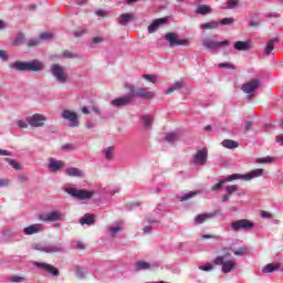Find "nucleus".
<instances>
[{
	"label": "nucleus",
	"instance_id": "ddd939ff",
	"mask_svg": "<svg viewBox=\"0 0 283 283\" xmlns=\"http://www.w3.org/2000/svg\"><path fill=\"white\" fill-rule=\"evenodd\" d=\"M255 227V223L249 219H240L231 223L232 231H249Z\"/></svg>",
	"mask_w": 283,
	"mask_h": 283
},
{
	"label": "nucleus",
	"instance_id": "3c124183",
	"mask_svg": "<svg viewBox=\"0 0 283 283\" xmlns=\"http://www.w3.org/2000/svg\"><path fill=\"white\" fill-rule=\"evenodd\" d=\"M39 43H41L40 39L32 38V39L28 40L27 45H28V48H35V45H39Z\"/></svg>",
	"mask_w": 283,
	"mask_h": 283
},
{
	"label": "nucleus",
	"instance_id": "f8f14e48",
	"mask_svg": "<svg viewBox=\"0 0 283 283\" xmlns=\"http://www.w3.org/2000/svg\"><path fill=\"white\" fill-rule=\"evenodd\" d=\"M30 127H44L48 123V117L43 114L35 113L27 117Z\"/></svg>",
	"mask_w": 283,
	"mask_h": 283
},
{
	"label": "nucleus",
	"instance_id": "58836bf2",
	"mask_svg": "<svg viewBox=\"0 0 283 283\" xmlns=\"http://www.w3.org/2000/svg\"><path fill=\"white\" fill-rule=\"evenodd\" d=\"M182 82H176L172 86L166 88L164 91V94H174V92H176V90H180V87H182Z\"/></svg>",
	"mask_w": 283,
	"mask_h": 283
},
{
	"label": "nucleus",
	"instance_id": "13d9d810",
	"mask_svg": "<svg viewBox=\"0 0 283 283\" xmlns=\"http://www.w3.org/2000/svg\"><path fill=\"white\" fill-rule=\"evenodd\" d=\"M234 255H244L247 253V248H239L237 250H233Z\"/></svg>",
	"mask_w": 283,
	"mask_h": 283
},
{
	"label": "nucleus",
	"instance_id": "aec40b11",
	"mask_svg": "<svg viewBox=\"0 0 283 283\" xmlns=\"http://www.w3.org/2000/svg\"><path fill=\"white\" fill-rule=\"evenodd\" d=\"M44 227L41 223L31 224L24 228L23 233L24 235H34L36 233H41L44 231Z\"/></svg>",
	"mask_w": 283,
	"mask_h": 283
},
{
	"label": "nucleus",
	"instance_id": "ea45409f",
	"mask_svg": "<svg viewBox=\"0 0 283 283\" xmlns=\"http://www.w3.org/2000/svg\"><path fill=\"white\" fill-rule=\"evenodd\" d=\"M218 21L206 22L200 25L201 30H216L218 28Z\"/></svg>",
	"mask_w": 283,
	"mask_h": 283
},
{
	"label": "nucleus",
	"instance_id": "c756f323",
	"mask_svg": "<svg viewBox=\"0 0 283 283\" xmlns=\"http://www.w3.org/2000/svg\"><path fill=\"white\" fill-rule=\"evenodd\" d=\"M222 147H224L226 149H238L239 144L238 142L233 140V139H224L221 143Z\"/></svg>",
	"mask_w": 283,
	"mask_h": 283
},
{
	"label": "nucleus",
	"instance_id": "a211bd4d",
	"mask_svg": "<svg viewBox=\"0 0 283 283\" xmlns=\"http://www.w3.org/2000/svg\"><path fill=\"white\" fill-rule=\"evenodd\" d=\"M35 266H38V269H43V271H46V273H50L53 277H59L60 275L59 269L49 263L35 262Z\"/></svg>",
	"mask_w": 283,
	"mask_h": 283
},
{
	"label": "nucleus",
	"instance_id": "412c9836",
	"mask_svg": "<svg viewBox=\"0 0 283 283\" xmlns=\"http://www.w3.org/2000/svg\"><path fill=\"white\" fill-rule=\"evenodd\" d=\"M234 50H238L239 52H249V50H253V44L250 40L248 41H237L233 45Z\"/></svg>",
	"mask_w": 283,
	"mask_h": 283
},
{
	"label": "nucleus",
	"instance_id": "a878e982",
	"mask_svg": "<svg viewBox=\"0 0 283 283\" xmlns=\"http://www.w3.org/2000/svg\"><path fill=\"white\" fill-rule=\"evenodd\" d=\"M101 192L105 196L112 198L113 196H116V193H120V187H105L101 189Z\"/></svg>",
	"mask_w": 283,
	"mask_h": 283
},
{
	"label": "nucleus",
	"instance_id": "b1692460",
	"mask_svg": "<svg viewBox=\"0 0 283 283\" xmlns=\"http://www.w3.org/2000/svg\"><path fill=\"white\" fill-rule=\"evenodd\" d=\"M132 21H134V14L132 13H122L117 18V22L119 23V25H123L124 28L129 25Z\"/></svg>",
	"mask_w": 283,
	"mask_h": 283
},
{
	"label": "nucleus",
	"instance_id": "4be33fe9",
	"mask_svg": "<svg viewBox=\"0 0 283 283\" xmlns=\"http://www.w3.org/2000/svg\"><path fill=\"white\" fill-rule=\"evenodd\" d=\"M65 174L70 178H84L85 177V171H83V170H81V168H76V167L66 168Z\"/></svg>",
	"mask_w": 283,
	"mask_h": 283
},
{
	"label": "nucleus",
	"instance_id": "39448f33",
	"mask_svg": "<svg viewBox=\"0 0 283 283\" xmlns=\"http://www.w3.org/2000/svg\"><path fill=\"white\" fill-rule=\"evenodd\" d=\"M65 191L76 200H92L96 196V191L94 190L78 189L75 187L66 188Z\"/></svg>",
	"mask_w": 283,
	"mask_h": 283
},
{
	"label": "nucleus",
	"instance_id": "680f3d73",
	"mask_svg": "<svg viewBox=\"0 0 283 283\" xmlns=\"http://www.w3.org/2000/svg\"><path fill=\"white\" fill-rule=\"evenodd\" d=\"M0 187H10V179L0 178Z\"/></svg>",
	"mask_w": 283,
	"mask_h": 283
},
{
	"label": "nucleus",
	"instance_id": "2eb2a0df",
	"mask_svg": "<svg viewBox=\"0 0 283 283\" xmlns=\"http://www.w3.org/2000/svg\"><path fill=\"white\" fill-rule=\"evenodd\" d=\"M259 88L260 80L258 78H253L241 86L242 92H244V94H249L248 98H251L253 96V92H255Z\"/></svg>",
	"mask_w": 283,
	"mask_h": 283
},
{
	"label": "nucleus",
	"instance_id": "9d476101",
	"mask_svg": "<svg viewBox=\"0 0 283 283\" xmlns=\"http://www.w3.org/2000/svg\"><path fill=\"white\" fill-rule=\"evenodd\" d=\"M165 40L169 43L170 48H177L178 45H191L188 39H179L178 33L169 32L165 34Z\"/></svg>",
	"mask_w": 283,
	"mask_h": 283
},
{
	"label": "nucleus",
	"instance_id": "bf43d9fd",
	"mask_svg": "<svg viewBox=\"0 0 283 283\" xmlns=\"http://www.w3.org/2000/svg\"><path fill=\"white\" fill-rule=\"evenodd\" d=\"M63 151H73V149H76V146H74L73 144H65L64 146H62Z\"/></svg>",
	"mask_w": 283,
	"mask_h": 283
},
{
	"label": "nucleus",
	"instance_id": "c03bdc74",
	"mask_svg": "<svg viewBox=\"0 0 283 283\" xmlns=\"http://www.w3.org/2000/svg\"><path fill=\"white\" fill-rule=\"evenodd\" d=\"M142 77L147 81L148 83H157L158 82V76L155 74H144Z\"/></svg>",
	"mask_w": 283,
	"mask_h": 283
},
{
	"label": "nucleus",
	"instance_id": "dca6fc26",
	"mask_svg": "<svg viewBox=\"0 0 283 283\" xmlns=\"http://www.w3.org/2000/svg\"><path fill=\"white\" fill-rule=\"evenodd\" d=\"M46 167L52 174H59V171H63V169H65V161L50 157Z\"/></svg>",
	"mask_w": 283,
	"mask_h": 283
},
{
	"label": "nucleus",
	"instance_id": "0e129e2a",
	"mask_svg": "<svg viewBox=\"0 0 283 283\" xmlns=\"http://www.w3.org/2000/svg\"><path fill=\"white\" fill-rule=\"evenodd\" d=\"M95 14H96V17H102V18H104V17H107V11H105V10H103V9H97V10L95 11Z\"/></svg>",
	"mask_w": 283,
	"mask_h": 283
},
{
	"label": "nucleus",
	"instance_id": "338daca9",
	"mask_svg": "<svg viewBox=\"0 0 283 283\" xmlns=\"http://www.w3.org/2000/svg\"><path fill=\"white\" fill-rule=\"evenodd\" d=\"M0 156H12V153L6 149H0Z\"/></svg>",
	"mask_w": 283,
	"mask_h": 283
},
{
	"label": "nucleus",
	"instance_id": "20e7f679",
	"mask_svg": "<svg viewBox=\"0 0 283 283\" xmlns=\"http://www.w3.org/2000/svg\"><path fill=\"white\" fill-rule=\"evenodd\" d=\"M266 171L262 168H256L248 174H233L228 176V180H244L250 182V180H255V178H262Z\"/></svg>",
	"mask_w": 283,
	"mask_h": 283
},
{
	"label": "nucleus",
	"instance_id": "f257e3e1",
	"mask_svg": "<svg viewBox=\"0 0 283 283\" xmlns=\"http://www.w3.org/2000/svg\"><path fill=\"white\" fill-rule=\"evenodd\" d=\"M9 67L15 72H43V70H45V64L39 60H33L31 62L15 61L11 63Z\"/></svg>",
	"mask_w": 283,
	"mask_h": 283
},
{
	"label": "nucleus",
	"instance_id": "1a4fd4ad",
	"mask_svg": "<svg viewBox=\"0 0 283 283\" xmlns=\"http://www.w3.org/2000/svg\"><path fill=\"white\" fill-rule=\"evenodd\" d=\"M209 160V150L207 148L198 149L192 156V163L196 167H205Z\"/></svg>",
	"mask_w": 283,
	"mask_h": 283
},
{
	"label": "nucleus",
	"instance_id": "72a5a7b5",
	"mask_svg": "<svg viewBox=\"0 0 283 283\" xmlns=\"http://www.w3.org/2000/svg\"><path fill=\"white\" fill-rule=\"evenodd\" d=\"M197 14H211V7L207 4H200L199 7L196 8Z\"/></svg>",
	"mask_w": 283,
	"mask_h": 283
},
{
	"label": "nucleus",
	"instance_id": "6ab92c4d",
	"mask_svg": "<svg viewBox=\"0 0 283 283\" xmlns=\"http://www.w3.org/2000/svg\"><path fill=\"white\" fill-rule=\"evenodd\" d=\"M218 216V211L207 212L195 217V224H203L207 220H213Z\"/></svg>",
	"mask_w": 283,
	"mask_h": 283
},
{
	"label": "nucleus",
	"instance_id": "bb28decb",
	"mask_svg": "<svg viewBox=\"0 0 283 283\" xmlns=\"http://www.w3.org/2000/svg\"><path fill=\"white\" fill-rule=\"evenodd\" d=\"M123 229V223H117L115 226L107 228V233L111 235V238H116L118 233H120V230Z\"/></svg>",
	"mask_w": 283,
	"mask_h": 283
},
{
	"label": "nucleus",
	"instance_id": "49530a36",
	"mask_svg": "<svg viewBox=\"0 0 283 283\" xmlns=\"http://www.w3.org/2000/svg\"><path fill=\"white\" fill-rule=\"evenodd\" d=\"M10 282H12V283H25V282H28V279H25V276L13 275V276L10 277Z\"/></svg>",
	"mask_w": 283,
	"mask_h": 283
},
{
	"label": "nucleus",
	"instance_id": "052dcab7",
	"mask_svg": "<svg viewBox=\"0 0 283 283\" xmlns=\"http://www.w3.org/2000/svg\"><path fill=\"white\" fill-rule=\"evenodd\" d=\"M261 218H263L264 220H271V218H273V214L268 211H261Z\"/></svg>",
	"mask_w": 283,
	"mask_h": 283
},
{
	"label": "nucleus",
	"instance_id": "37998d69",
	"mask_svg": "<svg viewBox=\"0 0 283 283\" xmlns=\"http://www.w3.org/2000/svg\"><path fill=\"white\" fill-rule=\"evenodd\" d=\"M142 120L145 125V127L149 128L151 125H154V118L149 115H143Z\"/></svg>",
	"mask_w": 283,
	"mask_h": 283
},
{
	"label": "nucleus",
	"instance_id": "2f4dec72",
	"mask_svg": "<svg viewBox=\"0 0 283 283\" xmlns=\"http://www.w3.org/2000/svg\"><path fill=\"white\" fill-rule=\"evenodd\" d=\"M25 43V34L23 32H18L15 38L12 41V45L18 46V45H23Z\"/></svg>",
	"mask_w": 283,
	"mask_h": 283
},
{
	"label": "nucleus",
	"instance_id": "774afa93",
	"mask_svg": "<svg viewBox=\"0 0 283 283\" xmlns=\"http://www.w3.org/2000/svg\"><path fill=\"white\" fill-rule=\"evenodd\" d=\"M275 142H276V143H279V145H283V134H282V135L276 136Z\"/></svg>",
	"mask_w": 283,
	"mask_h": 283
},
{
	"label": "nucleus",
	"instance_id": "f3484780",
	"mask_svg": "<svg viewBox=\"0 0 283 283\" xmlns=\"http://www.w3.org/2000/svg\"><path fill=\"white\" fill-rule=\"evenodd\" d=\"M202 45H203V48H206V50L216 51L219 48H222V45H229V40H224V41L218 42V41H213V40H211L209 38H206L202 41Z\"/></svg>",
	"mask_w": 283,
	"mask_h": 283
},
{
	"label": "nucleus",
	"instance_id": "603ef678",
	"mask_svg": "<svg viewBox=\"0 0 283 283\" xmlns=\"http://www.w3.org/2000/svg\"><path fill=\"white\" fill-rule=\"evenodd\" d=\"M238 189L239 188L237 185H231L226 188V191H227L228 196H233V193H235L238 191Z\"/></svg>",
	"mask_w": 283,
	"mask_h": 283
},
{
	"label": "nucleus",
	"instance_id": "f704fd0d",
	"mask_svg": "<svg viewBox=\"0 0 283 283\" xmlns=\"http://www.w3.org/2000/svg\"><path fill=\"white\" fill-rule=\"evenodd\" d=\"M226 182H233V180H229V176L224 179H221L218 184L211 187V191H220L222 187L226 185Z\"/></svg>",
	"mask_w": 283,
	"mask_h": 283
},
{
	"label": "nucleus",
	"instance_id": "e433bc0d",
	"mask_svg": "<svg viewBox=\"0 0 283 283\" xmlns=\"http://www.w3.org/2000/svg\"><path fill=\"white\" fill-rule=\"evenodd\" d=\"M4 160H6V163H8L10 165V167L15 169V171H21V164H19V161H17V159L4 158Z\"/></svg>",
	"mask_w": 283,
	"mask_h": 283
},
{
	"label": "nucleus",
	"instance_id": "6e6552de",
	"mask_svg": "<svg viewBox=\"0 0 283 283\" xmlns=\"http://www.w3.org/2000/svg\"><path fill=\"white\" fill-rule=\"evenodd\" d=\"M42 222H63L65 220V212L63 210H52L40 214Z\"/></svg>",
	"mask_w": 283,
	"mask_h": 283
},
{
	"label": "nucleus",
	"instance_id": "4c0bfd02",
	"mask_svg": "<svg viewBox=\"0 0 283 283\" xmlns=\"http://www.w3.org/2000/svg\"><path fill=\"white\" fill-rule=\"evenodd\" d=\"M94 222H95V219H94V216L92 214H85L82 219H80V223L82 224L92 226L94 224Z\"/></svg>",
	"mask_w": 283,
	"mask_h": 283
},
{
	"label": "nucleus",
	"instance_id": "9b49d317",
	"mask_svg": "<svg viewBox=\"0 0 283 283\" xmlns=\"http://www.w3.org/2000/svg\"><path fill=\"white\" fill-rule=\"evenodd\" d=\"M133 101H134V97L132 95V92H129L126 95H122L119 97H116L115 99H112L109 102V105L118 109L120 107H127V105H132Z\"/></svg>",
	"mask_w": 283,
	"mask_h": 283
},
{
	"label": "nucleus",
	"instance_id": "393cba45",
	"mask_svg": "<svg viewBox=\"0 0 283 283\" xmlns=\"http://www.w3.org/2000/svg\"><path fill=\"white\" fill-rule=\"evenodd\" d=\"M165 23H167V19H165V18H159V19L154 20L151 22V24L148 27V33L154 34V32H156V30H158V27L165 25Z\"/></svg>",
	"mask_w": 283,
	"mask_h": 283
},
{
	"label": "nucleus",
	"instance_id": "c85d7f7f",
	"mask_svg": "<svg viewBox=\"0 0 283 283\" xmlns=\"http://www.w3.org/2000/svg\"><path fill=\"white\" fill-rule=\"evenodd\" d=\"M277 43V39L274 38L268 42V44L264 48V54L269 56L273 50L275 49V44Z\"/></svg>",
	"mask_w": 283,
	"mask_h": 283
},
{
	"label": "nucleus",
	"instance_id": "473e14b6",
	"mask_svg": "<svg viewBox=\"0 0 283 283\" xmlns=\"http://www.w3.org/2000/svg\"><path fill=\"white\" fill-rule=\"evenodd\" d=\"M179 138H180V134H178V132L166 133L167 143H176L177 140H179Z\"/></svg>",
	"mask_w": 283,
	"mask_h": 283
},
{
	"label": "nucleus",
	"instance_id": "69168bd1",
	"mask_svg": "<svg viewBox=\"0 0 283 283\" xmlns=\"http://www.w3.org/2000/svg\"><path fill=\"white\" fill-rule=\"evenodd\" d=\"M63 56L65 59H74V53L70 52V51H64L63 52Z\"/></svg>",
	"mask_w": 283,
	"mask_h": 283
},
{
	"label": "nucleus",
	"instance_id": "5fc2aeb1",
	"mask_svg": "<svg viewBox=\"0 0 283 283\" xmlns=\"http://www.w3.org/2000/svg\"><path fill=\"white\" fill-rule=\"evenodd\" d=\"M0 60L3 61L4 63L10 61V55L8 54V51L0 50Z\"/></svg>",
	"mask_w": 283,
	"mask_h": 283
},
{
	"label": "nucleus",
	"instance_id": "4468645a",
	"mask_svg": "<svg viewBox=\"0 0 283 283\" xmlns=\"http://www.w3.org/2000/svg\"><path fill=\"white\" fill-rule=\"evenodd\" d=\"M61 118H63V120H69L70 127H78V125H81L78 122V114L76 112L64 109L61 113Z\"/></svg>",
	"mask_w": 283,
	"mask_h": 283
},
{
	"label": "nucleus",
	"instance_id": "e2e57ef3",
	"mask_svg": "<svg viewBox=\"0 0 283 283\" xmlns=\"http://www.w3.org/2000/svg\"><path fill=\"white\" fill-rule=\"evenodd\" d=\"M40 39L41 41H48V39H52V33H48V32L41 33Z\"/></svg>",
	"mask_w": 283,
	"mask_h": 283
},
{
	"label": "nucleus",
	"instance_id": "79ce46f5",
	"mask_svg": "<svg viewBox=\"0 0 283 283\" xmlns=\"http://www.w3.org/2000/svg\"><path fill=\"white\" fill-rule=\"evenodd\" d=\"M196 196H198V192L190 191V192H187V193L182 195L179 198V200H180V202H187V200H191V198H196Z\"/></svg>",
	"mask_w": 283,
	"mask_h": 283
},
{
	"label": "nucleus",
	"instance_id": "7c9ffc66",
	"mask_svg": "<svg viewBox=\"0 0 283 283\" xmlns=\"http://www.w3.org/2000/svg\"><path fill=\"white\" fill-rule=\"evenodd\" d=\"M258 165H271L275 163V157L266 156V157H259L255 159Z\"/></svg>",
	"mask_w": 283,
	"mask_h": 283
},
{
	"label": "nucleus",
	"instance_id": "09e8293b",
	"mask_svg": "<svg viewBox=\"0 0 283 283\" xmlns=\"http://www.w3.org/2000/svg\"><path fill=\"white\" fill-rule=\"evenodd\" d=\"M17 125L20 129H28V127H30V123H28V119H19L17 122Z\"/></svg>",
	"mask_w": 283,
	"mask_h": 283
},
{
	"label": "nucleus",
	"instance_id": "423d86ee",
	"mask_svg": "<svg viewBox=\"0 0 283 283\" xmlns=\"http://www.w3.org/2000/svg\"><path fill=\"white\" fill-rule=\"evenodd\" d=\"M50 72L53 78H55V81L61 85H65V83H67V70L63 65L56 63L52 64Z\"/></svg>",
	"mask_w": 283,
	"mask_h": 283
},
{
	"label": "nucleus",
	"instance_id": "7ed1b4c3",
	"mask_svg": "<svg viewBox=\"0 0 283 283\" xmlns=\"http://www.w3.org/2000/svg\"><path fill=\"white\" fill-rule=\"evenodd\" d=\"M213 264L216 266H221V273H232L234 269H238V262L233 259L227 260V256L224 255H218L213 259Z\"/></svg>",
	"mask_w": 283,
	"mask_h": 283
},
{
	"label": "nucleus",
	"instance_id": "0eeeda50",
	"mask_svg": "<svg viewBox=\"0 0 283 283\" xmlns=\"http://www.w3.org/2000/svg\"><path fill=\"white\" fill-rule=\"evenodd\" d=\"M35 251H40L41 253H63L65 251V245L63 243H53V244H42L35 243L33 245Z\"/></svg>",
	"mask_w": 283,
	"mask_h": 283
},
{
	"label": "nucleus",
	"instance_id": "8fccbe9b",
	"mask_svg": "<svg viewBox=\"0 0 283 283\" xmlns=\"http://www.w3.org/2000/svg\"><path fill=\"white\" fill-rule=\"evenodd\" d=\"M75 275L80 280H83L87 275V272H85V270L83 268H77L76 271H75Z\"/></svg>",
	"mask_w": 283,
	"mask_h": 283
},
{
	"label": "nucleus",
	"instance_id": "864d4df0",
	"mask_svg": "<svg viewBox=\"0 0 283 283\" xmlns=\"http://www.w3.org/2000/svg\"><path fill=\"white\" fill-rule=\"evenodd\" d=\"M220 70H235V66L229 62H223L219 64Z\"/></svg>",
	"mask_w": 283,
	"mask_h": 283
},
{
	"label": "nucleus",
	"instance_id": "4d7b16f0",
	"mask_svg": "<svg viewBox=\"0 0 283 283\" xmlns=\"http://www.w3.org/2000/svg\"><path fill=\"white\" fill-rule=\"evenodd\" d=\"M86 30L85 29H81V30H77L73 33V35L75 36V39H81V36H83L84 34H86Z\"/></svg>",
	"mask_w": 283,
	"mask_h": 283
},
{
	"label": "nucleus",
	"instance_id": "a18cd8bd",
	"mask_svg": "<svg viewBox=\"0 0 283 283\" xmlns=\"http://www.w3.org/2000/svg\"><path fill=\"white\" fill-rule=\"evenodd\" d=\"M235 23V19L233 18H223L220 21H218L219 25H233Z\"/></svg>",
	"mask_w": 283,
	"mask_h": 283
},
{
	"label": "nucleus",
	"instance_id": "c9c22d12",
	"mask_svg": "<svg viewBox=\"0 0 283 283\" xmlns=\"http://www.w3.org/2000/svg\"><path fill=\"white\" fill-rule=\"evenodd\" d=\"M273 271H280V264L269 263L263 269V273H273Z\"/></svg>",
	"mask_w": 283,
	"mask_h": 283
},
{
	"label": "nucleus",
	"instance_id": "5701e85b",
	"mask_svg": "<svg viewBox=\"0 0 283 283\" xmlns=\"http://www.w3.org/2000/svg\"><path fill=\"white\" fill-rule=\"evenodd\" d=\"M116 154V147L107 146L102 150V156H104L105 160L112 163L114 160V156Z\"/></svg>",
	"mask_w": 283,
	"mask_h": 283
},
{
	"label": "nucleus",
	"instance_id": "6e6d98bb",
	"mask_svg": "<svg viewBox=\"0 0 283 283\" xmlns=\"http://www.w3.org/2000/svg\"><path fill=\"white\" fill-rule=\"evenodd\" d=\"M212 270H213V265L211 263H207L205 265L199 266V271L210 272Z\"/></svg>",
	"mask_w": 283,
	"mask_h": 283
},
{
	"label": "nucleus",
	"instance_id": "f03ea898",
	"mask_svg": "<svg viewBox=\"0 0 283 283\" xmlns=\"http://www.w3.org/2000/svg\"><path fill=\"white\" fill-rule=\"evenodd\" d=\"M124 88L130 92L133 98H145V101H154V98H156V93L154 91L136 87L134 84L124 83Z\"/></svg>",
	"mask_w": 283,
	"mask_h": 283
},
{
	"label": "nucleus",
	"instance_id": "cd10ccee",
	"mask_svg": "<svg viewBox=\"0 0 283 283\" xmlns=\"http://www.w3.org/2000/svg\"><path fill=\"white\" fill-rule=\"evenodd\" d=\"M151 263L145 261V260H142V261H137L135 263V269L136 271H149V269H151Z\"/></svg>",
	"mask_w": 283,
	"mask_h": 283
},
{
	"label": "nucleus",
	"instance_id": "a19ab883",
	"mask_svg": "<svg viewBox=\"0 0 283 283\" xmlns=\"http://www.w3.org/2000/svg\"><path fill=\"white\" fill-rule=\"evenodd\" d=\"M240 6V0H228L224 10H233Z\"/></svg>",
	"mask_w": 283,
	"mask_h": 283
},
{
	"label": "nucleus",
	"instance_id": "de8ad7c7",
	"mask_svg": "<svg viewBox=\"0 0 283 283\" xmlns=\"http://www.w3.org/2000/svg\"><path fill=\"white\" fill-rule=\"evenodd\" d=\"M103 41H105V38H103V36L93 38L92 42H91V48H96V45H101V43H103Z\"/></svg>",
	"mask_w": 283,
	"mask_h": 283
}]
</instances>
